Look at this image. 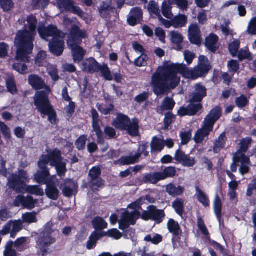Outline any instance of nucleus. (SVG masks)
<instances>
[{
  "instance_id": "obj_21",
  "label": "nucleus",
  "mask_w": 256,
  "mask_h": 256,
  "mask_svg": "<svg viewBox=\"0 0 256 256\" xmlns=\"http://www.w3.org/2000/svg\"><path fill=\"white\" fill-rule=\"evenodd\" d=\"M124 131L132 137H136L140 134L139 120L136 118L130 120Z\"/></svg>"
},
{
  "instance_id": "obj_49",
  "label": "nucleus",
  "mask_w": 256,
  "mask_h": 256,
  "mask_svg": "<svg viewBox=\"0 0 256 256\" xmlns=\"http://www.w3.org/2000/svg\"><path fill=\"white\" fill-rule=\"evenodd\" d=\"M49 3L50 0H32V6L34 10H44Z\"/></svg>"
},
{
  "instance_id": "obj_26",
  "label": "nucleus",
  "mask_w": 256,
  "mask_h": 256,
  "mask_svg": "<svg viewBox=\"0 0 256 256\" xmlns=\"http://www.w3.org/2000/svg\"><path fill=\"white\" fill-rule=\"evenodd\" d=\"M29 84L36 90L43 88L46 84L42 78L36 74H30L28 76Z\"/></svg>"
},
{
  "instance_id": "obj_64",
  "label": "nucleus",
  "mask_w": 256,
  "mask_h": 256,
  "mask_svg": "<svg viewBox=\"0 0 256 256\" xmlns=\"http://www.w3.org/2000/svg\"><path fill=\"white\" fill-rule=\"evenodd\" d=\"M180 138L182 144H186L191 140L192 132L189 130L187 132H182L180 134Z\"/></svg>"
},
{
  "instance_id": "obj_53",
  "label": "nucleus",
  "mask_w": 256,
  "mask_h": 256,
  "mask_svg": "<svg viewBox=\"0 0 256 256\" xmlns=\"http://www.w3.org/2000/svg\"><path fill=\"white\" fill-rule=\"evenodd\" d=\"M198 226L202 233L206 236V238L210 239V235L209 232L205 224L204 220L201 217H198Z\"/></svg>"
},
{
  "instance_id": "obj_9",
  "label": "nucleus",
  "mask_w": 256,
  "mask_h": 256,
  "mask_svg": "<svg viewBox=\"0 0 256 256\" xmlns=\"http://www.w3.org/2000/svg\"><path fill=\"white\" fill-rule=\"evenodd\" d=\"M56 2L58 6L63 8L66 12L76 14L83 20L87 18L86 14L80 6L74 5V0H56Z\"/></svg>"
},
{
  "instance_id": "obj_28",
  "label": "nucleus",
  "mask_w": 256,
  "mask_h": 256,
  "mask_svg": "<svg viewBox=\"0 0 256 256\" xmlns=\"http://www.w3.org/2000/svg\"><path fill=\"white\" fill-rule=\"evenodd\" d=\"M222 200L218 194H216L214 201V210L216 218L220 224H221L222 218Z\"/></svg>"
},
{
  "instance_id": "obj_48",
  "label": "nucleus",
  "mask_w": 256,
  "mask_h": 256,
  "mask_svg": "<svg viewBox=\"0 0 256 256\" xmlns=\"http://www.w3.org/2000/svg\"><path fill=\"white\" fill-rule=\"evenodd\" d=\"M0 6L4 12H10L14 7L12 0H0Z\"/></svg>"
},
{
  "instance_id": "obj_5",
  "label": "nucleus",
  "mask_w": 256,
  "mask_h": 256,
  "mask_svg": "<svg viewBox=\"0 0 256 256\" xmlns=\"http://www.w3.org/2000/svg\"><path fill=\"white\" fill-rule=\"evenodd\" d=\"M52 227V224L47 223L38 236L36 244L39 250L38 252H40L41 256H46L49 246L56 242L55 238L52 236V234L54 232Z\"/></svg>"
},
{
  "instance_id": "obj_57",
  "label": "nucleus",
  "mask_w": 256,
  "mask_h": 256,
  "mask_svg": "<svg viewBox=\"0 0 256 256\" xmlns=\"http://www.w3.org/2000/svg\"><path fill=\"white\" fill-rule=\"evenodd\" d=\"M170 3L168 4L166 1L163 2L162 6V12L163 16L168 18H170L172 16V7Z\"/></svg>"
},
{
  "instance_id": "obj_52",
  "label": "nucleus",
  "mask_w": 256,
  "mask_h": 256,
  "mask_svg": "<svg viewBox=\"0 0 256 256\" xmlns=\"http://www.w3.org/2000/svg\"><path fill=\"white\" fill-rule=\"evenodd\" d=\"M87 140V136L83 134L80 136L76 140L75 145L78 150H82L86 148Z\"/></svg>"
},
{
  "instance_id": "obj_33",
  "label": "nucleus",
  "mask_w": 256,
  "mask_h": 256,
  "mask_svg": "<svg viewBox=\"0 0 256 256\" xmlns=\"http://www.w3.org/2000/svg\"><path fill=\"white\" fill-rule=\"evenodd\" d=\"M171 42L172 43L174 44L176 46V50H182L183 47L182 44L183 42L184 36L178 32L176 31H172L170 32Z\"/></svg>"
},
{
  "instance_id": "obj_37",
  "label": "nucleus",
  "mask_w": 256,
  "mask_h": 256,
  "mask_svg": "<svg viewBox=\"0 0 256 256\" xmlns=\"http://www.w3.org/2000/svg\"><path fill=\"white\" fill-rule=\"evenodd\" d=\"M162 180H164L168 178H174L176 174V168L174 166L166 167L162 172H159Z\"/></svg>"
},
{
  "instance_id": "obj_22",
  "label": "nucleus",
  "mask_w": 256,
  "mask_h": 256,
  "mask_svg": "<svg viewBox=\"0 0 256 256\" xmlns=\"http://www.w3.org/2000/svg\"><path fill=\"white\" fill-rule=\"evenodd\" d=\"M72 50V56L74 62L79 63L81 62L86 55V51L78 44L69 46Z\"/></svg>"
},
{
  "instance_id": "obj_40",
  "label": "nucleus",
  "mask_w": 256,
  "mask_h": 256,
  "mask_svg": "<svg viewBox=\"0 0 256 256\" xmlns=\"http://www.w3.org/2000/svg\"><path fill=\"white\" fill-rule=\"evenodd\" d=\"M188 18L184 14H179L172 19L173 26L175 28H182L187 24Z\"/></svg>"
},
{
  "instance_id": "obj_30",
  "label": "nucleus",
  "mask_w": 256,
  "mask_h": 256,
  "mask_svg": "<svg viewBox=\"0 0 256 256\" xmlns=\"http://www.w3.org/2000/svg\"><path fill=\"white\" fill-rule=\"evenodd\" d=\"M166 191L172 196L176 197L184 193V188L180 186H176L174 184L170 183L166 186Z\"/></svg>"
},
{
  "instance_id": "obj_20",
  "label": "nucleus",
  "mask_w": 256,
  "mask_h": 256,
  "mask_svg": "<svg viewBox=\"0 0 256 256\" xmlns=\"http://www.w3.org/2000/svg\"><path fill=\"white\" fill-rule=\"evenodd\" d=\"M34 177L35 180L40 184H47L52 181L50 170H38Z\"/></svg>"
},
{
  "instance_id": "obj_7",
  "label": "nucleus",
  "mask_w": 256,
  "mask_h": 256,
  "mask_svg": "<svg viewBox=\"0 0 256 256\" xmlns=\"http://www.w3.org/2000/svg\"><path fill=\"white\" fill-rule=\"evenodd\" d=\"M102 170L98 166H93L88 174V185L94 192H97L99 188L104 185V180L100 176Z\"/></svg>"
},
{
  "instance_id": "obj_58",
  "label": "nucleus",
  "mask_w": 256,
  "mask_h": 256,
  "mask_svg": "<svg viewBox=\"0 0 256 256\" xmlns=\"http://www.w3.org/2000/svg\"><path fill=\"white\" fill-rule=\"evenodd\" d=\"M249 102V100L244 94H241L236 99V106L240 108L246 107Z\"/></svg>"
},
{
  "instance_id": "obj_45",
  "label": "nucleus",
  "mask_w": 256,
  "mask_h": 256,
  "mask_svg": "<svg viewBox=\"0 0 256 256\" xmlns=\"http://www.w3.org/2000/svg\"><path fill=\"white\" fill-rule=\"evenodd\" d=\"M24 192L36 196H42L44 194L43 190L39 186H27L26 184L22 193Z\"/></svg>"
},
{
  "instance_id": "obj_34",
  "label": "nucleus",
  "mask_w": 256,
  "mask_h": 256,
  "mask_svg": "<svg viewBox=\"0 0 256 256\" xmlns=\"http://www.w3.org/2000/svg\"><path fill=\"white\" fill-rule=\"evenodd\" d=\"M122 216L130 224V225H134L137 220L140 218V212L136 210L130 212H126L123 214Z\"/></svg>"
},
{
  "instance_id": "obj_41",
  "label": "nucleus",
  "mask_w": 256,
  "mask_h": 256,
  "mask_svg": "<svg viewBox=\"0 0 256 256\" xmlns=\"http://www.w3.org/2000/svg\"><path fill=\"white\" fill-rule=\"evenodd\" d=\"M210 132L208 131L205 128L202 127L201 128L198 129L196 132L194 140L196 143L200 144L202 142L204 138L208 136Z\"/></svg>"
},
{
  "instance_id": "obj_62",
  "label": "nucleus",
  "mask_w": 256,
  "mask_h": 256,
  "mask_svg": "<svg viewBox=\"0 0 256 256\" xmlns=\"http://www.w3.org/2000/svg\"><path fill=\"white\" fill-rule=\"evenodd\" d=\"M132 158L131 156H122L118 160H116L114 162V164H120L121 166L129 165L130 164H134V162H132Z\"/></svg>"
},
{
  "instance_id": "obj_43",
  "label": "nucleus",
  "mask_w": 256,
  "mask_h": 256,
  "mask_svg": "<svg viewBox=\"0 0 256 256\" xmlns=\"http://www.w3.org/2000/svg\"><path fill=\"white\" fill-rule=\"evenodd\" d=\"M94 228L96 230L106 228L108 226L106 222L101 217L96 216L92 221Z\"/></svg>"
},
{
  "instance_id": "obj_17",
  "label": "nucleus",
  "mask_w": 256,
  "mask_h": 256,
  "mask_svg": "<svg viewBox=\"0 0 256 256\" xmlns=\"http://www.w3.org/2000/svg\"><path fill=\"white\" fill-rule=\"evenodd\" d=\"M188 39L190 42L196 45L201 44L200 30L196 24H191L188 28Z\"/></svg>"
},
{
  "instance_id": "obj_31",
  "label": "nucleus",
  "mask_w": 256,
  "mask_h": 256,
  "mask_svg": "<svg viewBox=\"0 0 256 256\" xmlns=\"http://www.w3.org/2000/svg\"><path fill=\"white\" fill-rule=\"evenodd\" d=\"M162 179L159 172H154L153 173H148L145 174L142 178V182L144 184H155Z\"/></svg>"
},
{
  "instance_id": "obj_10",
  "label": "nucleus",
  "mask_w": 256,
  "mask_h": 256,
  "mask_svg": "<svg viewBox=\"0 0 256 256\" xmlns=\"http://www.w3.org/2000/svg\"><path fill=\"white\" fill-rule=\"evenodd\" d=\"M222 114L221 108L216 106L212 108L205 118L202 127L212 132L215 123L220 118Z\"/></svg>"
},
{
  "instance_id": "obj_35",
  "label": "nucleus",
  "mask_w": 256,
  "mask_h": 256,
  "mask_svg": "<svg viewBox=\"0 0 256 256\" xmlns=\"http://www.w3.org/2000/svg\"><path fill=\"white\" fill-rule=\"evenodd\" d=\"M196 190L198 202L206 208L210 206V201L206 194L198 186L196 187Z\"/></svg>"
},
{
  "instance_id": "obj_2",
  "label": "nucleus",
  "mask_w": 256,
  "mask_h": 256,
  "mask_svg": "<svg viewBox=\"0 0 256 256\" xmlns=\"http://www.w3.org/2000/svg\"><path fill=\"white\" fill-rule=\"evenodd\" d=\"M26 21L28 30L24 25L22 30L18 31L14 39V44L18 48V57L22 56L24 51L31 52L34 48L33 41L36 34L38 20L34 15L30 14L27 16Z\"/></svg>"
},
{
  "instance_id": "obj_16",
  "label": "nucleus",
  "mask_w": 256,
  "mask_h": 256,
  "mask_svg": "<svg viewBox=\"0 0 256 256\" xmlns=\"http://www.w3.org/2000/svg\"><path fill=\"white\" fill-rule=\"evenodd\" d=\"M143 19V12L139 7L133 8L131 9L127 19L128 24L134 26L140 24Z\"/></svg>"
},
{
  "instance_id": "obj_44",
  "label": "nucleus",
  "mask_w": 256,
  "mask_h": 256,
  "mask_svg": "<svg viewBox=\"0 0 256 256\" xmlns=\"http://www.w3.org/2000/svg\"><path fill=\"white\" fill-rule=\"evenodd\" d=\"M189 104L188 105L190 116H194L197 114L203 108L202 103L192 102L189 100Z\"/></svg>"
},
{
  "instance_id": "obj_27",
  "label": "nucleus",
  "mask_w": 256,
  "mask_h": 256,
  "mask_svg": "<svg viewBox=\"0 0 256 256\" xmlns=\"http://www.w3.org/2000/svg\"><path fill=\"white\" fill-rule=\"evenodd\" d=\"M46 185V196L52 200H58L60 192L53 180Z\"/></svg>"
},
{
  "instance_id": "obj_13",
  "label": "nucleus",
  "mask_w": 256,
  "mask_h": 256,
  "mask_svg": "<svg viewBox=\"0 0 256 256\" xmlns=\"http://www.w3.org/2000/svg\"><path fill=\"white\" fill-rule=\"evenodd\" d=\"M50 52L56 56H60L64 49V42L60 37L52 38L48 43Z\"/></svg>"
},
{
  "instance_id": "obj_54",
  "label": "nucleus",
  "mask_w": 256,
  "mask_h": 256,
  "mask_svg": "<svg viewBox=\"0 0 256 256\" xmlns=\"http://www.w3.org/2000/svg\"><path fill=\"white\" fill-rule=\"evenodd\" d=\"M24 222L28 224L35 223L38 222L35 212H26L22 216Z\"/></svg>"
},
{
  "instance_id": "obj_29",
  "label": "nucleus",
  "mask_w": 256,
  "mask_h": 256,
  "mask_svg": "<svg viewBox=\"0 0 256 256\" xmlns=\"http://www.w3.org/2000/svg\"><path fill=\"white\" fill-rule=\"evenodd\" d=\"M152 208L151 220L154 221L158 224L162 223L166 216L164 210L158 209L154 205H152Z\"/></svg>"
},
{
  "instance_id": "obj_24",
  "label": "nucleus",
  "mask_w": 256,
  "mask_h": 256,
  "mask_svg": "<svg viewBox=\"0 0 256 256\" xmlns=\"http://www.w3.org/2000/svg\"><path fill=\"white\" fill-rule=\"evenodd\" d=\"M100 16L104 19L107 20L110 18V12L113 8L110 4L106 2H102L98 7Z\"/></svg>"
},
{
  "instance_id": "obj_4",
  "label": "nucleus",
  "mask_w": 256,
  "mask_h": 256,
  "mask_svg": "<svg viewBox=\"0 0 256 256\" xmlns=\"http://www.w3.org/2000/svg\"><path fill=\"white\" fill-rule=\"evenodd\" d=\"M82 71L90 74H94L100 72L105 80L111 81L113 76L107 64H100L96 60L92 58H86L82 62Z\"/></svg>"
},
{
  "instance_id": "obj_25",
  "label": "nucleus",
  "mask_w": 256,
  "mask_h": 256,
  "mask_svg": "<svg viewBox=\"0 0 256 256\" xmlns=\"http://www.w3.org/2000/svg\"><path fill=\"white\" fill-rule=\"evenodd\" d=\"M218 36L214 34H210L205 40V46L212 52H216L219 47L216 46L218 41Z\"/></svg>"
},
{
  "instance_id": "obj_36",
  "label": "nucleus",
  "mask_w": 256,
  "mask_h": 256,
  "mask_svg": "<svg viewBox=\"0 0 256 256\" xmlns=\"http://www.w3.org/2000/svg\"><path fill=\"white\" fill-rule=\"evenodd\" d=\"M184 200L181 198H176L172 202V206L176 212L180 216H182L184 210Z\"/></svg>"
},
{
  "instance_id": "obj_61",
  "label": "nucleus",
  "mask_w": 256,
  "mask_h": 256,
  "mask_svg": "<svg viewBox=\"0 0 256 256\" xmlns=\"http://www.w3.org/2000/svg\"><path fill=\"white\" fill-rule=\"evenodd\" d=\"M0 128L2 133L6 140L11 138V132L10 128L4 122H0Z\"/></svg>"
},
{
  "instance_id": "obj_60",
  "label": "nucleus",
  "mask_w": 256,
  "mask_h": 256,
  "mask_svg": "<svg viewBox=\"0 0 256 256\" xmlns=\"http://www.w3.org/2000/svg\"><path fill=\"white\" fill-rule=\"evenodd\" d=\"M240 46V41L238 40H234L228 46V50L232 56H236L238 52Z\"/></svg>"
},
{
  "instance_id": "obj_19",
  "label": "nucleus",
  "mask_w": 256,
  "mask_h": 256,
  "mask_svg": "<svg viewBox=\"0 0 256 256\" xmlns=\"http://www.w3.org/2000/svg\"><path fill=\"white\" fill-rule=\"evenodd\" d=\"M130 118L124 114L118 113L113 121L112 124L116 128L124 131L128 124L130 122Z\"/></svg>"
},
{
  "instance_id": "obj_59",
  "label": "nucleus",
  "mask_w": 256,
  "mask_h": 256,
  "mask_svg": "<svg viewBox=\"0 0 256 256\" xmlns=\"http://www.w3.org/2000/svg\"><path fill=\"white\" fill-rule=\"evenodd\" d=\"M228 68L229 72L234 74L238 72L240 69L239 62L236 60H231L228 62Z\"/></svg>"
},
{
  "instance_id": "obj_1",
  "label": "nucleus",
  "mask_w": 256,
  "mask_h": 256,
  "mask_svg": "<svg viewBox=\"0 0 256 256\" xmlns=\"http://www.w3.org/2000/svg\"><path fill=\"white\" fill-rule=\"evenodd\" d=\"M208 58L205 56L198 57V66L193 70H190L185 64L170 63L166 61L159 66L152 74L151 85L155 95L158 96L175 89L180 84V74L186 78L194 79L204 77L212 69Z\"/></svg>"
},
{
  "instance_id": "obj_23",
  "label": "nucleus",
  "mask_w": 256,
  "mask_h": 256,
  "mask_svg": "<svg viewBox=\"0 0 256 256\" xmlns=\"http://www.w3.org/2000/svg\"><path fill=\"white\" fill-rule=\"evenodd\" d=\"M176 105V102L172 98L166 96L162 102V104L158 107L156 112L158 114H163L164 110L172 112Z\"/></svg>"
},
{
  "instance_id": "obj_39",
  "label": "nucleus",
  "mask_w": 256,
  "mask_h": 256,
  "mask_svg": "<svg viewBox=\"0 0 256 256\" xmlns=\"http://www.w3.org/2000/svg\"><path fill=\"white\" fill-rule=\"evenodd\" d=\"M226 138L224 132L222 133L218 136V140H217L214 144V152L216 154L218 153L220 150L224 148Z\"/></svg>"
},
{
  "instance_id": "obj_8",
  "label": "nucleus",
  "mask_w": 256,
  "mask_h": 256,
  "mask_svg": "<svg viewBox=\"0 0 256 256\" xmlns=\"http://www.w3.org/2000/svg\"><path fill=\"white\" fill-rule=\"evenodd\" d=\"M18 48L16 52V60L13 66V69L19 73L24 74L28 72V66L26 63L30 62V57L28 54L32 53V50L31 52H25L22 56H18Z\"/></svg>"
},
{
  "instance_id": "obj_38",
  "label": "nucleus",
  "mask_w": 256,
  "mask_h": 256,
  "mask_svg": "<svg viewBox=\"0 0 256 256\" xmlns=\"http://www.w3.org/2000/svg\"><path fill=\"white\" fill-rule=\"evenodd\" d=\"M6 87L8 92L12 95L16 94L18 92L16 82L14 78L12 76H8L6 80Z\"/></svg>"
},
{
  "instance_id": "obj_50",
  "label": "nucleus",
  "mask_w": 256,
  "mask_h": 256,
  "mask_svg": "<svg viewBox=\"0 0 256 256\" xmlns=\"http://www.w3.org/2000/svg\"><path fill=\"white\" fill-rule=\"evenodd\" d=\"M176 116L172 112H167L164 116V124L165 128H168L170 125L175 121Z\"/></svg>"
},
{
  "instance_id": "obj_3",
  "label": "nucleus",
  "mask_w": 256,
  "mask_h": 256,
  "mask_svg": "<svg viewBox=\"0 0 256 256\" xmlns=\"http://www.w3.org/2000/svg\"><path fill=\"white\" fill-rule=\"evenodd\" d=\"M34 100V105L41 116L44 118L47 116L52 124H56L57 114L49 99L48 94L45 90L38 91L36 92Z\"/></svg>"
},
{
  "instance_id": "obj_51",
  "label": "nucleus",
  "mask_w": 256,
  "mask_h": 256,
  "mask_svg": "<svg viewBox=\"0 0 256 256\" xmlns=\"http://www.w3.org/2000/svg\"><path fill=\"white\" fill-rule=\"evenodd\" d=\"M92 127L94 131L98 138V142L99 144H104V139L102 130L100 128V124H92Z\"/></svg>"
},
{
  "instance_id": "obj_46",
  "label": "nucleus",
  "mask_w": 256,
  "mask_h": 256,
  "mask_svg": "<svg viewBox=\"0 0 256 256\" xmlns=\"http://www.w3.org/2000/svg\"><path fill=\"white\" fill-rule=\"evenodd\" d=\"M53 167L55 168L56 174L60 178H62L66 176L67 172L66 164L64 160L55 164Z\"/></svg>"
},
{
  "instance_id": "obj_11",
  "label": "nucleus",
  "mask_w": 256,
  "mask_h": 256,
  "mask_svg": "<svg viewBox=\"0 0 256 256\" xmlns=\"http://www.w3.org/2000/svg\"><path fill=\"white\" fill-rule=\"evenodd\" d=\"M86 36V32L81 30L78 26L74 24L70 28L68 44V46L79 44Z\"/></svg>"
},
{
  "instance_id": "obj_63",
  "label": "nucleus",
  "mask_w": 256,
  "mask_h": 256,
  "mask_svg": "<svg viewBox=\"0 0 256 256\" xmlns=\"http://www.w3.org/2000/svg\"><path fill=\"white\" fill-rule=\"evenodd\" d=\"M238 58L239 60H252L253 58L252 54L248 50H240L238 54Z\"/></svg>"
},
{
  "instance_id": "obj_6",
  "label": "nucleus",
  "mask_w": 256,
  "mask_h": 256,
  "mask_svg": "<svg viewBox=\"0 0 256 256\" xmlns=\"http://www.w3.org/2000/svg\"><path fill=\"white\" fill-rule=\"evenodd\" d=\"M29 180L28 172L23 169L19 170L18 172L10 174L8 178V186L10 189L20 194L23 192Z\"/></svg>"
},
{
  "instance_id": "obj_14",
  "label": "nucleus",
  "mask_w": 256,
  "mask_h": 256,
  "mask_svg": "<svg viewBox=\"0 0 256 256\" xmlns=\"http://www.w3.org/2000/svg\"><path fill=\"white\" fill-rule=\"evenodd\" d=\"M37 200L34 199L30 196L25 197L23 195H18L14 200V205L16 206H19L21 204L24 208L28 210H32L34 208Z\"/></svg>"
},
{
  "instance_id": "obj_42",
  "label": "nucleus",
  "mask_w": 256,
  "mask_h": 256,
  "mask_svg": "<svg viewBox=\"0 0 256 256\" xmlns=\"http://www.w3.org/2000/svg\"><path fill=\"white\" fill-rule=\"evenodd\" d=\"M150 146L152 152H160L164 146V141L155 136L152 138Z\"/></svg>"
},
{
  "instance_id": "obj_56",
  "label": "nucleus",
  "mask_w": 256,
  "mask_h": 256,
  "mask_svg": "<svg viewBox=\"0 0 256 256\" xmlns=\"http://www.w3.org/2000/svg\"><path fill=\"white\" fill-rule=\"evenodd\" d=\"M98 240L96 232H92L87 242L86 248L88 250L92 249L96 246V242Z\"/></svg>"
},
{
  "instance_id": "obj_15",
  "label": "nucleus",
  "mask_w": 256,
  "mask_h": 256,
  "mask_svg": "<svg viewBox=\"0 0 256 256\" xmlns=\"http://www.w3.org/2000/svg\"><path fill=\"white\" fill-rule=\"evenodd\" d=\"M207 95L206 87L200 84H196L194 86V90L190 94V100L192 102L202 103L203 99Z\"/></svg>"
},
{
  "instance_id": "obj_32",
  "label": "nucleus",
  "mask_w": 256,
  "mask_h": 256,
  "mask_svg": "<svg viewBox=\"0 0 256 256\" xmlns=\"http://www.w3.org/2000/svg\"><path fill=\"white\" fill-rule=\"evenodd\" d=\"M50 154L49 157H50V166H52L64 160V158L62 156L61 151L57 148L50 150Z\"/></svg>"
},
{
  "instance_id": "obj_47",
  "label": "nucleus",
  "mask_w": 256,
  "mask_h": 256,
  "mask_svg": "<svg viewBox=\"0 0 256 256\" xmlns=\"http://www.w3.org/2000/svg\"><path fill=\"white\" fill-rule=\"evenodd\" d=\"M252 138L250 137H246L242 138L240 142V148L238 152L242 153H246L248 148L251 146Z\"/></svg>"
},
{
  "instance_id": "obj_12",
  "label": "nucleus",
  "mask_w": 256,
  "mask_h": 256,
  "mask_svg": "<svg viewBox=\"0 0 256 256\" xmlns=\"http://www.w3.org/2000/svg\"><path fill=\"white\" fill-rule=\"evenodd\" d=\"M38 31L40 37L44 40H46L48 37H52V38H55L60 36V30H58L56 26L52 24L47 26H40L38 28Z\"/></svg>"
},
{
  "instance_id": "obj_55",
  "label": "nucleus",
  "mask_w": 256,
  "mask_h": 256,
  "mask_svg": "<svg viewBox=\"0 0 256 256\" xmlns=\"http://www.w3.org/2000/svg\"><path fill=\"white\" fill-rule=\"evenodd\" d=\"M148 59L147 54H141L138 58H136L134 62V64L136 66L138 67L145 66L147 65V61Z\"/></svg>"
},
{
  "instance_id": "obj_18",
  "label": "nucleus",
  "mask_w": 256,
  "mask_h": 256,
  "mask_svg": "<svg viewBox=\"0 0 256 256\" xmlns=\"http://www.w3.org/2000/svg\"><path fill=\"white\" fill-rule=\"evenodd\" d=\"M167 228L169 232L172 234V239H174L176 242H179L180 240L182 230L178 222L174 219L170 218L168 222Z\"/></svg>"
}]
</instances>
